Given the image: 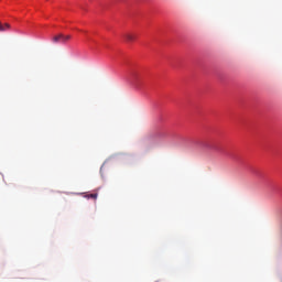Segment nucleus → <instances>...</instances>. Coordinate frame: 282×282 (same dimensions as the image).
Here are the masks:
<instances>
[{
    "instance_id": "5",
    "label": "nucleus",
    "mask_w": 282,
    "mask_h": 282,
    "mask_svg": "<svg viewBox=\"0 0 282 282\" xmlns=\"http://www.w3.org/2000/svg\"><path fill=\"white\" fill-rule=\"evenodd\" d=\"M132 79H133L134 83H138V75L133 74Z\"/></svg>"
},
{
    "instance_id": "3",
    "label": "nucleus",
    "mask_w": 282,
    "mask_h": 282,
    "mask_svg": "<svg viewBox=\"0 0 282 282\" xmlns=\"http://www.w3.org/2000/svg\"><path fill=\"white\" fill-rule=\"evenodd\" d=\"M10 24L9 23H4V24H2L1 22H0V32H8V30H10Z\"/></svg>"
},
{
    "instance_id": "2",
    "label": "nucleus",
    "mask_w": 282,
    "mask_h": 282,
    "mask_svg": "<svg viewBox=\"0 0 282 282\" xmlns=\"http://www.w3.org/2000/svg\"><path fill=\"white\" fill-rule=\"evenodd\" d=\"M123 36L128 43H133L137 39V35L133 33H126Z\"/></svg>"
},
{
    "instance_id": "1",
    "label": "nucleus",
    "mask_w": 282,
    "mask_h": 282,
    "mask_svg": "<svg viewBox=\"0 0 282 282\" xmlns=\"http://www.w3.org/2000/svg\"><path fill=\"white\" fill-rule=\"evenodd\" d=\"M70 39L72 36L69 35L58 34L53 37V43H67Z\"/></svg>"
},
{
    "instance_id": "4",
    "label": "nucleus",
    "mask_w": 282,
    "mask_h": 282,
    "mask_svg": "<svg viewBox=\"0 0 282 282\" xmlns=\"http://www.w3.org/2000/svg\"><path fill=\"white\" fill-rule=\"evenodd\" d=\"M89 197H91V199H97L98 198V194H90Z\"/></svg>"
}]
</instances>
